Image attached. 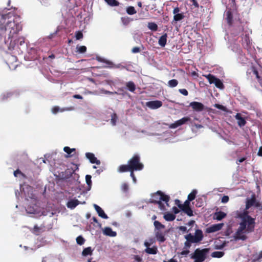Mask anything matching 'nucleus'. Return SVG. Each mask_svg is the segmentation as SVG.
I'll use <instances>...</instances> for the list:
<instances>
[{
	"mask_svg": "<svg viewBox=\"0 0 262 262\" xmlns=\"http://www.w3.org/2000/svg\"><path fill=\"white\" fill-rule=\"evenodd\" d=\"M15 17L11 12L0 14V48H7L10 51L14 49L16 40L13 39L22 29L21 25L15 20Z\"/></svg>",
	"mask_w": 262,
	"mask_h": 262,
	"instance_id": "nucleus-1",
	"label": "nucleus"
},
{
	"mask_svg": "<svg viewBox=\"0 0 262 262\" xmlns=\"http://www.w3.org/2000/svg\"><path fill=\"white\" fill-rule=\"evenodd\" d=\"M242 221L235 233V237L237 239L245 240L247 236L244 235L254 231L255 227V219L248 215V212H244L241 216Z\"/></svg>",
	"mask_w": 262,
	"mask_h": 262,
	"instance_id": "nucleus-2",
	"label": "nucleus"
},
{
	"mask_svg": "<svg viewBox=\"0 0 262 262\" xmlns=\"http://www.w3.org/2000/svg\"><path fill=\"white\" fill-rule=\"evenodd\" d=\"M128 164L131 170L140 171L144 168V165L141 162L139 155L136 154L128 161Z\"/></svg>",
	"mask_w": 262,
	"mask_h": 262,
	"instance_id": "nucleus-3",
	"label": "nucleus"
},
{
	"mask_svg": "<svg viewBox=\"0 0 262 262\" xmlns=\"http://www.w3.org/2000/svg\"><path fill=\"white\" fill-rule=\"evenodd\" d=\"M170 200V196L165 194L161 191H158L157 192L154 193L152 195L151 199L150 200V202L154 204H156L159 202L163 201L166 203L167 207H169L168 202Z\"/></svg>",
	"mask_w": 262,
	"mask_h": 262,
	"instance_id": "nucleus-4",
	"label": "nucleus"
},
{
	"mask_svg": "<svg viewBox=\"0 0 262 262\" xmlns=\"http://www.w3.org/2000/svg\"><path fill=\"white\" fill-rule=\"evenodd\" d=\"M209 251V249L208 248L203 249L198 248L195 250L191 258L194 260V262H203L206 258Z\"/></svg>",
	"mask_w": 262,
	"mask_h": 262,
	"instance_id": "nucleus-5",
	"label": "nucleus"
},
{
	"mask_svg": "<svg viewBox=\"0 0 262 262\" xmlns=\"http://www.w3.org/2000/svg\"><path fill=\"white\" fill-rule=\"evenodd\" d=\"M185 238L188 242L192 243H197L200 242L203 238V232L200 229H197L195 230L194 235H193L191 233L185 236Z\"/></svg>",
	"mask_w": 262,
	"mask_h": 262,
	"instance_id": "nucleus-6",
	"label": "nucleus"
},
{
	"mask_svg": "<svg viewBox=\"0 0 262 262\" xmlns=\"http://www.w3.org/2000/svg\"><path fill=\"white\" fill-rule=\"evenodd\" d=\"M205 76L208 80L210 84L214 83L216 88L221 90L224 89L225 86L222 81L220 79L215 77L214 75L209 74Z\"/></svg>",
	"mask_w": 262,
	"mask_h": 262,
	"instance_id": "nucleus-7",
	"label": "nucleus"
},
{
	"mask_svg": "<svg viewBox=\"0 0 262 262\" xmlns=\"http://www.w3.org/2000/svg\"><path fill=\"white\" fill-rule=\"evenodd\" d=\"M253 73L254 74L262 87V67H251L250 69H248L247 73L251 74Z\"/></svg>",
	"mask_w": 262,
	"mask_h": 262,
	"instance_id": "nucleus-8",
	"label": "nucleus"
},
{
	"mask_svg": "<svg viewBox=\"0 0 262 262\" xmlns=\"http://www.w3.org/2000/svg\"><path fill=\"white\" fill-rule=\"evenodd\" d=\"M191 119L189 117H185L182 119L176 121L173 123H171L169 125L170 128H176L179 126L185 124L187 122L190 121Z\"/></svg>",
	"mask_w": 262,
	"mask_h": 262,
	"instance_id": "nucleus-9",
	"label": "nucleus"
},
{
	"mask_svg": "<svg viewBox=\"0 0 262 262\" xmlns=\"http://www.w3.org/2000/svg\"><path fill=\"white\" fill-rule=\"evenodd\" d=\"M224 224L219 223L211 225L206 229L205 232L207 233H213L220 230L223 227Z\"/></svg>",
	"mask_w": 262,
	"mask_h": 262,
	"instance_id": "nucleus-10",
	"label": "nucleus"
},
{
	"mask_svg": "<svg viewBox=\"0 0 262 262\" xmlns=\"http://www.w3.org/2000/svg\"><path fill=\"white\" fill-rule=\"evenodd\" d=\"M241 37L242 41V43L243 47L245 48H248L250 46L251 42L248 31H245V33H242L241 34Z\"/></svg>",
	"mask_w": 262,
	"mask_h": 262,
	"instance_id": "nucleus-11",
	"label": "nucleus"
},
{
	"mask_svg": "<svg viewBox=\"0 0 262 262\" xmlns=\"http://www.w3.org/2000/svg\"><path fill=\"white\" fill-rule=\"evenodd\" d=\"M162 102L159 100H154L148 101L146 103V105L151 109H157L162 106Z\"/></svg>",
	"mask_w": 262,
	"mask_h": 262,
	"instance_id": "nucleus-12",
	"label": "nucleus"
},
{
	"mask_svg": "<svg viewBox=\"0 0 262 262\" xmlns=\"http://www.w3.org/2000/svg\"><path fill=\"white\" fill-rule=\"evenodd\" d=\"M225 19L228 25L229 26H232L233 24V15L232 10L231 9L227 10L225 13Z\"/></svg>",
	"mask_w": 262,
	"mask_h": 262,
	"instance_id": "nucleus-13",
	"label": "nucleus"
},
{
	"mask_svg": "<svg viewBox=\"0 0 262 262\" xmlns=\"http://www.w3.org/2000/svg\"><path fill=\"white\" fill-rule=\"evenodd\" d=\"M190 106L193 110L201 112L204 109V105L201 102L193 101L190 103Z\"/></svg>",
	"mask_w": 262,
	"mask_h": 262,
	"instance_id": "nucleus-14",
	"label": "nucleus"
},
{
	"mask_svg": "<svg viewBox=\"0 0 262 262\" xmlns=\"http://www.w3.org/2000/svg\"><path fill=\"white\" fill-rule=\"evenodd\" d=\"M45 231V226L43 224L41 225L40 226H38L37 225H35L33 228L31 230L32 233L36 235H39Z\"/></svg>",
	"mask_w": 262,
	"mask_h": 262,
	"instance_id": "nucleus-15",
	"label": "nucleus"
},
{
	"mask_svg": "<svg viewBox=\"0 0 262 262\" xmlns=\"http://www.w3.org/2000/svg\"><path fill=\"white\" fill-rule=\"evenodd\" d=\"M86 157L90 160V162L93 164L100 165L101 162L95 156L94 154L92 152H86L85 154Z\"/></svg>",
	"mask_w": 262,
	"mask_h": 262,
	"instance_id": "nucleus-16",
	"label": "nucleus"
},
{
	"mask_svg": "<svg viewBox=\"0 0 262 262\" xmlns=\"http://www.w3.org/2000/svg\"><path fill=\"white\" fill-rule=\"evenodd\" d=\"M155 237L157 240L160 243H163L166 241L165 237V233L162 232V231H158L155 232Z\"/></svg>",
	"mask_w": 262,
	"mask_h": 262,
	"instance_id": "nucleus-17",
	"label": "nucleus"
},
{
	"mask_svg": "<svg viewBox=\"0 0 262 262\" xmlns=\"http://www.w3.org/2000/svg\"><path fill=\"white\" fill-rule=\"evenodd\" d=\"M256 200V197L254 194L251 195L250 199H247L246 203V209H248L251 207L254 206V204L255 203Z\"/></svg>",
	"mask_w": 262,
	"mask_h": 262,
	"instance_id": "nucleus-18",
	"label": "nucleus"
},
{
	"mask_svg": "<svg viewBox=\"0 0 262 262\" xmlns=\"http://www.w3.org/2000/svg\"><path fill=\"white\" fill-rule=\"evenodd\" d=\"M94 207L99 216L104 219H107L108 218L107 215L104 213L103 209L100 206L96 204H94Z\"/></svg>",
	"mask_w": 262,
	"mask_h": 262,
	"instance_id": "nucleus-19",
	"label": "nucleus"
},
{
	"mask_svg": "<svg viewBox=\"0 0 262 262\" xmlns=\"http://www.w3.org/2000/svg\"><path fill=\"white\" fill-rule=\"evenodd\" d=\"M235 118L237 120V124L239 126L243 127L246 125V121L245 118L242 116L241 114L237 113Z\"/></svg>",
	"mask_w": 262,
	"mask_h": 262,
	"instance_id": "nucleus-20",
	"label": "nucleus"
},
{
	"mask_svg": "<svg viewBox=\"0 0 262 262\" xmlns=\"http://www.w3.org/2000/svg\"><path fill=\"white\" fill-rule=\"evenodd\" d=\"M80 204V202L77 199H72L69 200L67 203L68 208L73 209L75 208L78 205Z\"/></svg>",
	"mask_w": 262,
	"mask_h": 262,
	"instance_id": "nucleus-21",
	"label": "nucleus"
},
{
	"mask_svg": "<svg viewBox=\"0 0 262 262\" xmlns=\"http://www.w3.org/2000/svg\"><path fill=\"white\" fill-rule=\"evenodd\" d=\"M103 234L110 237H115L117 235V233L113 231L111 227H105L103 231Z\"/></svg>",
	"mask_w": 262,
	"mask_h": 262,
	"instance_id": "nucleus-22",
	"label": "nucleus"
},
{
	"mask_svg": "<svg viewBox=\"0 0 262 262\" xmlns=\"http://www.w3.org/2000/svg\"><path fill=\"white\" fill-rule=\"evenodd\" d=\"M240 23L241 24L239 25L236 26L234 28L235 34L236 35L241 33H245V31H247L241 21Z\"/></svg>",
	"mask_w": 262,
	"mask_h": 262,
	"instance_id": "nucleus-23",
	"label": "nucleus"
},
{
	"mask_svg": "<svg viewBox=\"0 0 262 262\" xmlns=\"http://www.w3.org/2000/svg\"><path fill=\"white\" fill-rule=\"evenodd\" d=\"M167 33H164L163 35H162L159 39V45L162 47H165L167 42Z\"/></svg>",
	"mask_w": 262,
	"mask_h": 262,
	"instance_id": "nucleus-24",
	"label": "nucleus"
},
{
	"mask_svg": "<svg viewBox=\"0 0 262 262\" xmlns=\"http://www.w3.org/2000/svg\"><path fill=\"white\" fill-rule=\"evenodd\" d=\"M154 225L155 226V232L161 231L165 228L164 225L158 221H155L154 222Z\"/></svg>",
	"mask_w": 262,
	"mask_h": 262,
	"instance_id": "nucleus-25",
	"label": "nucleus"
},
{
	"mask_svg": "<svg viewBox=\"0 0 262 262\" xmlns=\"http://www.w3.org/2000/svg\"><path fill=\"white\" fill-rule=\"evenodd\" d=\"M225 246V242H224L223 243H222L220 240L215 241L214 243V248L215 249H222Z\"/></svg>",
	"mask_w": 262,
	"mask_h": 262,
	"instance_id": "nucleus-26",
	"label": "nucleus"
},
{
	"mask_svg": "<svg viewBox=\"0 0 262 262\" xmlns=\"http://www.w3.org/2000/svg\"><path fill=\"white\" fill-rule=\"evenodd\" d=\"M131 169L129 166L128 164L127 165H121L118 168V171L119 172H125L127 171H130Z\"/></svg>",
	"mask_w": 262,
	"mask_h": 262,
	"instance_id": "nucleus-27",
	"label": "nucleus"
},
{
	"mask_svg": "<svg viewBox=\"0 0 262 262\" xmlns=\"http://www.w3.org/2000/svg\"><path fill=\"white\" fill-rule=\"evenodd\" d=\"M164 219L166 221H173L176 219V215L170 212H166L164 214Z\"/></svg>",
	"mask_w": 262,
	"mask_h": 262,
	"instance_id": "nucleus-28",
	"label": "nucleus"
},
{
	"mask_svg": "<svg viewBox=\"0 0 262 262\" xmlns=\"http://www.w3.org/2000/svg\"><path fill=\"white\" fill-rule=\"evenodd\" d=\"M226 216V214L222 211H219L214 214V218L217 221H221Z\"/></svg>",
	"mask_w": 262,
	"mask_h": 262,
	"instance_id": "nucleus-29",
	"label": "nucleus"
},
{
	"mask_svg": "<svg viewBox=\"0 0 262 262\" xmlns=\"http://www.w3.org/2000/svg\"><path fill=\"white\" fill-rule=\"evenodd\" d=\"M185 214H187L189 216H192L193 215V210L191 207H183L179 208Z\"/></svg>",
	"mask_w": 262,
	"mask_h": 262,
	"instance_id": "nucleus-30",
	"label": "nucleus"
},
{
	"mask_svg": "<svg viewBox=\"0 0 262 262\" xmlns=\"http://www.w3.org/2000/svg\"><path fill=\"white\" fill-rule=\"evenodd\" d=\"M16 56L12 55H8L7 57L6 63L8 66H10V64H13V61L16 62Z\"/></svg>",
	"mask_w": 262,
	"mask_h": 262,
	"instance_id": "nucleus-31",
	"label": "nucleus"
},
{
	"mask_svg": "<svg viewBox=\"0 0 262 262\" xmlns=\"http://www.w3.org/2000/svg\"><path fill=\"white\" fill-rule=\"evenodd\" d=\"M158 250L156 246L152 248L147 247L145 249V252L149 254H156L157 253Z\"/></svg>",
	"mask_w": 262,
	"mask_h": 262,
	"instance_id": "nucleus-32",
	"label": "nucleus"
},
{
	"mask_svg": "<svg viewBox=\"0 0 262 262\" xmlns=\"http://www.w3.org/2000/svg\"><path fill=\"white\" fill-rule=\"evenodd\" d=\"M93 253V250L92 249L91 247H89L84 248L82 252V255L84 256H86L88 255H91Z\"/></svg>",
	"mask_w": 262,
	"mask_h": 262,
	"instance_id": "nucleus-33",
	"label": "nucleus"
},
{
	"mask_svg": "<svg viewBox=\"0 0 262 262\" xmlns=\"http://www.w3.org/2000/svg\"><path fill=\"white\" fill-rule=\"evenodd\" d=\"M126 86L128 90L131 92H134L136 90V86L133 81H129L126 83Z\"/></svg>",
	"mask_w": 262,
	"mask_h": 262,
	"instance_id": "nucleus-34",
	"label": "nucleus"
},
{
	"mask_svg": "<svg viewBox=\"0 0 262 262\" xmlns=\"http://www.w3.org/2000/svg\"><path fill=\"white\" fill-rule=\"evenodd\" d=\"M96 59L98 61L103 63H105V64H107V66H114L111 61H110L108 60H106L105 59H104L102 57H97Z\"/></svg>",
	"mask_w": 262,
	"mask_h": 262,
	"instance_id": "nucleus-35",
	"label": "nucleus"
},
{
	"mask_svg": "<svg viewBox=\"0 0 262 262\" xmlns=\"http://www.w3.org/2000/svg\"><path fill=\"white\" fill-rule=\"evenodd\" d=\"M147 27L150 30L152 31H156L158 29V25L155 23L153 22L148 23Z\"/></svg>",
	"mask_w": 262,
	"mask_h": 262,
	"instance_id": "nucleus-36",
	"label": "nucleus"
},
{
	"mask_svg": "<svg viewBox=\"0 0 262 262\" xmlns=\"http://www.w3.org/2000/svg\"><path fill=\"white\" fill-rule=\"evenodd\" d=\"M126 13L128 15H134L137 13V11L133 6H128L126 9Z\"/></svg>",
	"mask_w": 262,
	"mask_h": 262,
	"instance_id": "nucleus-37",
	"label": "nucleus"
},
{
	"mask_svg": "<svg viewBox=\"0 0 262 262\" xmlns=\"http://www.w3.org/2000/svg\"><path fill=\"white\" fill-rule=\"evenodd\" d=\"M121 20L122 23L124 25L126 26L130 23V22L132 20V19H130L128 16H124V17H122L121 18Z\"/></svg>",
	"mask_w": 262,
	"mask_h": 262,
	"instance_id": "nucleus-38",
	"label": "nucleus"
},
{
	"mask_svg": "<svg viewBox=\"0 0 262 262\" xmlns=\"http://www.w3.org/2000/svg\"><path fill=\"white\" fill-rule=\"evenodd\" d=\"M224 255V252L222 251H215L211 253V256L213 257L221 258Z\"/></svg>",
	"mask_w": 262,
	"mask_h": 262,
	"instance_id": "nucleus-39",
	"label": "nucleus"
},
{
	"mask_svg": "<svg viewBox=\"0 0 262 262\" xmlns=\"http://www.w3.org/2000/svg\"><path fill=\"white\" fill-rule=\"evenodd\" d=\"M197 193V191L196 190H193L191 193H190L187 197V199L189 201H192L194 200L196 194Z\"/></svg>",
	"mask_w": 262,
	"mask_h": 262,
	"instance_id": "nucleus-40",
	"label": "nucleus"
},
{
	"mask_svg": "<svg viewBox=\"0 0 262 262\" xmlns=\"http://www.w3.org/2000/svg\"><path fill=\"white\" fill-rule=\"evenodd\" d=\"M184 17V15L183 13L176 14L173 16V21H178L183 19Z\"/></svg>",
	"mask_w": 262,
	"mask_h": 262,
	"instance_id": "nucleus-41",
	"label": "nucleus"
},
{
	"mask_svg": "<svg viewBox=\"0 0 262 262\" xmlns=\"http://www.w3.org/2000/svg\"><path fill=\"white\" fill-rule=\"evenodd\" d=\"M105 2L111 6H117L119 3L117 0H104Z\"/></svg>",
	"mask_w": 262,
	"mask_h": 262,
	"instance_id": "nucleus-42",
	"label": "nucleus"
},
{
	"mask_svg": "<svg viewBox=\"0 0 262 262\" xmlns=\"http://www.w3.org/2000/svg\"><path fill=\"white\" fill-rule=\"evenodd\" d=\"M63 150L64 152H66L67 154H68V156H67V157H71L72 155H70V154L73 152V151H75V148H70L68 146H66L63 148Z\"/></svg>",
	"mask_w": 262,
	"mask_h": 262,
	"instance_id": "nucleus-43",
	"label": "nucleus"
},
{
	"mask_svg": "<svg viewBox=\"0 0 262 262\" xmlns=\"http://www.w3.org/2000/svg\"><path fill=\"white\" fill-rule=\"evenodd\" d=\"M178 84V81L176 79H172L168 82V85L171 88L176 87Z\"/></svg>",
	"mask_w": 262,
	"mask_h": 262,
	"instance_id": "nucleus-44",
	"label": "nucleus"
},
{
	"mask_svg": "<svg viewBox=\"0 0 262 262\" xmlns=\"http://www.w3.org/2000/svg\"><path fill=\"white\" fill-rule=\"evenodd\" d=\"M118 120V116L116 113H113L111 115V123L113 125L116 124V122Z\"/></svg>",
	"mask_w": 262,
	"mask_h": 262,
	"instance_id": "nucleus-45",
	"label": "nucleus"
},
{
	"mask_svg": "<svg viewBox=\"0 0 262 262\" xmlns=\"http://www.w3.org/2000/svg\"><path fill=\"white\" fill-rule=\"evenodd\" d=\"M158 205V208L160 209L162 211H165L167 210V208L166 207V206L164 204H163L162 201L159 202L158 203H157Z\"/></svg>",
	"mask_w": 262,
	"mask_h": 262,
	"instance_id": "nucleus-46",
	"label": "nucleus"
},
{
	"mask_svg": "<svg viewBox=\"0 0 262 262\" xmlns=\"http://www.w3.org/2000/svg\"><path fill=\"white\" fill-rule=\"evenodd\" d=\"M84 242H85L84 238L81 235L78 236L76 238V242H77V244H78L79 245H83L84 243Z\"/></svg>",
	"mask_w": 262,
	"mask_h": 262,
	"instance_id": "nucleus-47",
	"label": "nucleus"
},
{
	"mask_svg": "<svg viewBox=\"0 0 262 262\" xmlns=\"http://www.w3.org/2000/svg\"><path fill=\"white\" fill-rule=\"evenodd\" d=\"M121 188L124 192H127L129 189V186L127 183H124L122 184Z\"/></svg>",
	"mask_w": 262,
	"mask_h": 262,
	"instance_id": "nucleus-48",
	"label": "nucleus"
},
{
	"mask_svg": "<svg viewBox=\"0 0 262 262\" xmlns=\"http://www.w3.org/2000/svg\"><path fill=\"white\" fill-rule=\"evenodd\" d=\"M92 177L91 175L87 174L85 176V181L87 185L89 187H91L92 186V181H91Z\"/></svg>",
	"mask_w": 262,
	"mask_h": 262,
	"instance_id": "nucleus-49",
	"label": "nucleus"
},
{
	"mask_svg": "<svg viewBox=\"0 0 262 262\" xmlns=\"http://www.w3.org/2000/svg\"><path fill=\"white\" fill-rule=\"evenodd\" d=\"M77 50L80 53H84L86 51V47L84 46H81L77 47Z\"/></svg>",
	"mask_w": 262,
	"mask_h": 262,
	"instance_id": "nucleus-50",
	"label": "nucleus"
},
{
	"mask_svg": "<svg viewBox=\"0 0 262 262\" xmlns=\"http://www.w3.org/2000/svg\"><path fill=\"white\" fill-rule=\"evenodd\" d=\"M83 33L80 31H78L75 33V37L77 40L81 39L83 38Z\"/></svg>",
	"mask_w": 262,
	"mask_h": 262,
	"instance_id": "nucleus-51",
	"label": "nucleus"
},
{
	"mask_svg": "<svg viewBox=\"0 0 262 262\" xmlns=\"http://www.w3.org/2000/svg\"><path fill=\"white\" fill-rule=\"evenodd\" d=\"M203 205V201L202 199L198 198L196 200L195 206L198 207H201Z\"/></svg>",
	"mask_w": 262,
	"mask_h": 262,
	"instance_id": "nucleus-52",
	"label": "nucleus"
},
{
	"mask_svg": "<svg viewBox=\"0 0 262 262\" xmlns=\"http://www.w3.org/2000/svg\"><path fill=\"white\" fill-rule=\"evenodd\" d=\"M190 201H189V200H186L184 204H183V206H179V208H183V207H190Z\"/></svg>",
	"mask_w": 262,
	"mask_h": 262,
	"instance_id": "nucleus-53",
	"label": "nucleus"
},
{
	"mask_svg": "<svg viewBox=\"0 0 262 262\" xmlns=\"http://www.w3.org/2000/svg\"><path fill=\"white\" fill-rule=\"evenodd\" d=\"M214 106L218 108V109H220L221 110H222L223 111H225L226 112L227 111V108L226 107L224 106V105H221V104H215Z\"/></svg>",
	"mask_w": 262,
	"mask_h": 262,
	"instance_id": "nucleus-54",
	"label": "nucleus"
},
{
	"mask_svg": "<svg viewBox=\"0 0 262 262\" xmlns=\"http://www.w3.org/2000/svg\"><path fill=\"white\" fill-rule=\"evenodd\" d=\"M141 51L140 48L138 47H135L132 49V52L133 53H138Z\"/></svg>",
	"mask_w": 262,
	"mask_h": 262,
	"instance_id": "nucleus-55",
	"label": "nucleus"
},
{
	"mask_svg": "<svg viewBox=\"0 0 262 262\" xmlns=\"http://www.w3.org/2000/svg\"><path fill=\"white\" fill-rule=\"evenodd\" d=\"M18 174H21V176L25 177V174L18 169H17V170H15L14 171V176L15 177H17V175Z\"/></svg>",
	"mask_w": 262,
	"mask_h": 262,
	"instance_id": "nucleus-56",
	"label": "nucleus"
},
{
	"mask_svg": "<svg viewBox=\"0 0 262 262\" xmlns=\"http://www.w3.org/2000/svg\"><path fill=\"white\" fill-rule=\"evenodd\" d=\"M133 258L134 260L137 262H142V258L139 256V255H134Z\"/></svg>",
	"mask_w": 262,
	"mask_h": 262,
	"instance_id": "nucleus-57",
	"label": "nucleus"
},
{
	"mask_svg": "<svg viewBox=\"0 0 262 262\" xmlns=\"http://www.w3.org/2000/svg\"><path fill=\"white\" fill-rule=\"evenodd\" d=\"M179 91L180 93H181L182 94H183L184 96H187L188 95V91H187V90H186L185 89H179Z\"/></svg>",
	"mask_w": 262,
	"mask_h": 262,
	"instance_id": "nucleus-58",
	"label": "nucleus"
},
{
	"mask_svg": "<svg viewBox=\"0 0 262 262\" xmlns=\"http://www.w3.org/2000/svg\"><path fill=\"white\" fill-rule=\"evenodd\" d=\"M229 198L227 195H224L222 198V202L223 203H226L229 201Z\"/></svg>",
	"mask_w": 262,
	"mask_h": 262,
	"instance_id": "nucleus-59",
	"label": "nucleus"
},
{
	"mask_svg": "<svg viewBox=\"0 0 262 262\" xmlns=\"http://www.w3.org/2000/svg\"><path fill=\"white\" fill-rule=\"evenodd\" d=\"M192 3V5L194 6L195 8H198L199 7V5L196 0H190Z\"/></svg>",
	"mask_w": 262,
	"mask_h": 262,
	"instance_id": "nucleus-60",
	"label": "nucleus"
},
{
	"mask_svg": "<svg viewBox=\"0 0 262 262\" xmlns=\"http://www.w3.org/2000/svg\"><path fill=\"white\" fill-rule=\"evenodd\" d=\"M53 114H56L59 111V107L58 106H54L52 110Z\"/></svg>",
	"mask_w": 262,
	"mask_h": 262,
	"instance_id": "nucleus-61",
	"label": "nucleus"
},
{
	"mask_svg": "<svg viewBox=\"0 0 262 262\" xmlns=\"http://www.w3.org/2000/svg\"><path fill=\"white\" fill-rule=\"evenodd\" d=\"M134 171H135V170H131V171H130V177L132 178L133 180L134 181V182H136V178L135 176L134 173Z\"/></svg>",
	"mask_w": 262,
	"mask_h": 262,
	"instance_id": "nucleus-62",
	"label": "nucleus"
},
{
	"mask_svg": "<svg viewBox=\"0 0 262 262\" xmlns=\"http://www.w3.org/2000/svg\"><path fill=\"white\" fill-rule=\"evenodd\" d=\"M172 211H173V212L174 213L173 214H174V215L176 214H178V213H179L180 212L179 209L177 207H176L175 206L172 207Z\"/></svg>",
	"mask_w": 262,
	"mask_h": 262,
	"instance_id": "nucleus-63",
	"label": "nucleus"
},
{
	"mask_svg": "<svg viewBox=\"0 0 262 262\" xmlns=\"http://www.w3.org/2000/svg\"><path fill=\"white\" fill-rule=\"evenodd\" d=\"M255 207L256 208H261L262 207V205H261V204L258 202V201H257L256 200L255 201V203L254 204V205Z\"/></svg>",
	"mask_w": 262,
	"mask_h": 262,
	"instance_id": "nucleus-64",
	"label": "nucleus"
}]
</instances>
